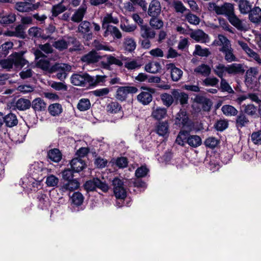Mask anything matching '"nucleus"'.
Returning <instances> with one entry per match:
<instances>
[{"instance_id": "obj_6", "label": "nucleus", "mask_w": 261, "mask_h": 261, "mask_svg": "<svg viewBox=\"0 0 261 261\" xmlns=\"http://www.w3.org/2000/svg\"><path fill=\"white\" fill-rule=\"evenodd\" d=\"M70 42L75 44L74 47L69 48L70 51H72L80 49L79 42L72 38H68V40H65V39L58 40L54 42L53 45L56 48L62 50L67 48Z\"/></svg>"}, {"instance_id": "obj_4", "label": "nucleus", "mask_w": 261, "mask_h": 261, "mask_svg": "<svg viewBox=\"0 0 261 261\" xmlns=\"http://www.w3.org/2000/svg\"><path fill=\"white\" fill-rule=\"evenodd\" d=\"M258 70L257 67H250L246 72L245 84L247 87L253 88L256 86L261 75L258 76Z\"/></svg>"}, {"instance_id": "obj_12", "label": "nucleus", "mask_w": 261, "mask_h": 261, "mask_svg": "<svg viewBox=\"0 0 261 261\" xmlns=\"http://www.w3.org/2000/svg\"><path fill=\"white\" fill-rule=\"evenodd\" d=\"M79 33L84 35V37L87 40H91L92 38V34L90 32V23L88 21H83L78 27Z\"/></svg>"}, {"instance_id": "obj_13", "label": "nucleus", "mask_w": 261, "mask_h": 261, "mask_svg": "<svg viewBox=\"0 0 261 261\" xmlns=\"http://www.w3.org/2000/svg\"><path fill=\"white\" fill-rule=\"evenodd\" d=\"M189 119L185 111H180L175 119V124L179 127H185L189 125Z\"/></svg>"}, {"instance_id": "obj_45", "label": "nucleus", "mask_w": 261, "mask_h": 261, "mask_svg": "<svg viewBox=\"0 0 261 261\" xmlns=\"http://www.w3.org/2000/svg\"><path fill=\"white\" fill-rule=\"evenodd\" d=\"M23 26L19 25L15 28V31H8L4 33L5 35L9 36H16L19 37H24Z\"/></svg>"}, {"instance_id": "obj_38", "label": "nucleus", "mask_w": 261, "mask_h": 261, "mask_svg": "<svg viewBox=\"0 0 261 261\" xmlns=\"http://www.w3.org/2000/svg\"><path fill=\"white\" fill-rule=\"evenodd\" d=\"M228 18L230 23L238 30H243L245 29L242 21L234 15V12Z\"/></svg>"}, {"instance_id": "obj_46", "label": "nucleus", "mask_w": 261, "mask_h": 261, "mask_svg": "<svg viewBox=\"0 0 261 261\" xmlns=\"http://www.w3.org/2000/svg\"><path fill=\"white\" fill-rule=\"evenodd\" d=\"M16 20V16L13 13H9L3 16H0V23L8 24L14 22Z\"/></svg>"}, {"instance_id": "obj_17", "label": "nucleus", "mask_w": 261, "mask_h": 261, "mask_svg": "<svg viewBox=\"0 0 261 261\" xmlns=\"http://www.w3.org/2000/svg\"><path fill=\"white\" fill-rule=\"evenodd\" d=\"M101 58L100 56L94 50H92L83 56L81 60L87 64H94L97 62Z\"/></svg>"}, {"instance_id": "obj_25", "label": "nucleus", "mask_w": 261, "mask_h": 261, "mask_svg": "<svg viewBox=\"0 0 261 261\" xmlns=\"http://www.w3.org/2000/svg\"><path fill=\"white\" fill-rule=\"evenodd\" d=\"M87 10V6L85 5H82L73 14L71 17V20L79 22L83 19L84 15Z\"/></svg>"}, {"instance_id": "obj_51", "label": "nucleus", "mask_w": 261, "mask_h": 261, "mask_svg": "<svg viewBox=\"0 0 261 261\" xmlns=\"http://www.w3.org/2000/svg\"><path fill=\"white\" fill-rule=\"evenodd\" d=\"M125 22L121 21L120 27L121 29L125 32L130 33L134 32L137 29L136 24H130L128 23V20L125 19Z\"/></svg>"}, {"instance_id": "obj_31", "label": "nucleus", "mask_w": 261, "mask_h": 261, "mask_svg": "<svg viewBox=\"0 0 261 261\" xmlns=\"http://www.w3.org/2000/svg\"><path fill=\"white\" fill-rule=\"evenodd\" d=\"M249 19L254 23H258L261 20V9L255 7L249 12Z\"/></svg>"}, {"instance_id": "obj_19", "label": "nucleus", "mask_w": 261, "mask_h": 261, "mask_svg": "<svg viewBox=\"0 0 261 261\" xmlns=\"http://www.w3.org/2000/svg\"><path fill=\"white\" fill-rule=\"evenodd\" d=\"M105 29V31L103 33L104 37H107L111 35L114 39H119L122 38V36L121 32L116 27L108 25L107 27V28Z\"/></svg>"}, {"instance_id": "obj_53", "label": "nucleus", "mask_w": 261, "mask_h": 261, "mask_svg": "<svg viewBox=\"0 0 261 261\" xmlns=\"http://www.w3.org/2000/svg\"><path fill=\"white\" fill-rule=\"evenodd\" d=\"M71 199L73 204L79 206L83 202L84 196L80 192H75L73 194Z\"/></svg>"}, {"instance_id": "obj_63", "label": "nucleus", "mask_w": 261, "mask_h": 261, "mask_svg": "<svg viewBox=\"0 0 261 261\" xmlns=\"http://www.w3.org/2000/svg\"><path fill=\"white\" fill-rule=\"evenodd\" d=\"M150 20V24L151 27L156 29H160L163 27L164 23L163 21L157 17H151Z\"/></svg>"}, {"instance_id": "obj_8", "label": "nucleus", "mask_w": 261, "mask_h": 261, "mask_svg": "<svg viewBox=\"0 0 261 261\" xmlns=\"http://www.w3.org/2000/svg\"><path fill=\"white\" fill-rule=\"evenodd\" d=\"M85 188L87 191H94L96 188H98L103 192H107L109 190V186L105 182H102L98 178H93L92 180L86 181L85 184Z\"/></svg>"}, {"instance_id": "obj_56", "label": "nucleus", "mask_w": 261, "mask_h": 261, "mask_svg": "<svg viewBox=\"0 0 261 261\" xmlns=\"http://www.w3.org/2000/svg\"><path fill=\"white\" fill-rule=\"evenodd\" d=\"M210 52L207 48H202L199 45L195 46V49L193 53L194 55H197L201 57H207Z\"/></svg>"}, {"instance_id": "obj_55", "label": "nucleus", "mask_w": 261, "mask_h": 261, "mask_svg": "<svg viewBox=\"0 0 261 261\" xmlns=\"http://www.w3.org/2000/svg\"><path fill=\"white\" fill-rule=\"evenodd\" d=\"M39 200L38 206L41 209L46 208L49 205V199L46 195L44 194H40L38 196Z\"/></svg>"}, {"instance_id": "obj_29", "label": "nucleus", "mask_w": 261, "mask_h": 261, "mask_svg": "<svg viewBox=\"0 0 261 261\" xmlns=\"http://www.w3.org/2000/svg\"><path fill=\"white\" fill-rule=\"evenodd\" d=\"M118 22L119 20L117 17L113 16L112 13H107L102 20V28L103 29L107 28V27L110 25V23L116 24Z\"/></svg>"}, {"instance_id": "obj_37", "label": "nucleus", "mask_w": 261, "mask_h": 261, "mask_svg": "<svg viewBox=\"0 0 261 261\" xmlns=\"http://www.w3.org/2000/svg\"><path fill=\"white\" fill-rule=\"evenodd\" d=\"M210 67L206 64H202L194 69L196 73L199 74L203 76H207L211 73Z\"/></svg>"}, {"instance_id": "obj_18", "label": "nucleus", "mask_w": 261, "mask_h": 261, "mask_svg": "<svg viewBox=\"0 0 261 261\" xmlns=\"http://www.w3.org/2000/svg\"><path fill=\"white\" fill-rule=\"evenodd\" d=\"M214 43L221 46V48L219 49L220 51L231 47L230 41L222 35H219L218 39L215 40Z\"/></svg>"}, {"instance_id": "obj_1", "label": "nucleus", "mask_w": 261, "mask_h": 261, "mask_svg": "<svg viewBox=\"0 0 261 261\" xmlns=\"http://www.w3.org/2000/svg\"><path fill=\"white\" fill-rule=\"evenodd\" d=\"M105 80V76L96 75L91 76L87 73L74 74L70 77L71 83L79 86H85L87 85L89 86H95Z\"/></svg>"}, {"instance_id": "obj_49", "label": "nucleus", "mask_w": 261, "mask_h": 261, "mask_svg": "<svg viewBox=\"0 0 261 261\" xmlns=\"http://www.w3.org/2000/svg\"><path fill=\"white\" fill-rule=\"evenodd\" d=\"M161 100L163 104L167 107H169L174 102V97L173 95H170L168 93H163L161 95Z\"/></svg>"}, {"instance_id": "obj_41", "label": "nucleus", "mask_w": 261, "mask_h": 261, "mask_svg": "<svg viewBox=\"0 0 261 261\" xmlns=\"http://www.w3.org/2000/svg\"><path fill=\"white\" fill-rule=\"evenodd\" d=\"M92 45L97 50H104L109 51H113L114 50V48L113 47L108 45L105 43H103L100 42L99 41L97 40H95L93 41Z\"/></svg>"}, {"instance_id": "obj_7", "label": "nucleus", "mask_w": 261, "mask_h": 261, "mask_svg": "<svg viewBox=\"0 0 261 261\" xmlns=\"http://www.w3.org/2000/svg\"><path fill=\"white\" fill-rule=\"evenodd\" d=\"M71 69V66L64 63H56L51 67L50 72H58L57 77L61 81L64 80L67 76V71Z\"/></svg>"}, {"instance_id": "obj_14", "label": "nucleus", "mask_w": 261, "mask_h": 261, "mask_svg": "<svg viewBox=\"0 0 261 261\" xmlns=\"http://www.w3.org/2000/svg\"><path fill=\"white\" fill-rule=\"evenodd\" d=\"M161 7L159 1L152 0L149 4L148 14L151 17H157L161 13Z\"/></svg>"}, {"instance_id": "obj_21", "label": "nucleus", "mask_w": 261, "mask_h": 261, "mask_svg": "<svg viewBox=\"0 0 261 261\" xmlns=\"http://www.w3.org/2000/svg\"><path fill=\"white\" fill-rule=\"evenodd\" d=\"M191 37L197 42L206 43L209 41L208 35L201 30L193 32L191 34Z\"/></svg>"}, {"instance_id": "obj_48", "label": "nucleus", "mask_w": 261, "mask_h": 261, "mask_svg": "<svg viewBox=\"0 0 261 261\" xmlns=\"http://www.w3.org/2000/svg\"><path fill=\"white\" fill-rule=\"evenodd\" d=\"M91 107L90 100L87 98L81 99L77 105V108L80 111H85L89 109Z\"/></svg>"}, {"instance_id": "obj_43", "label": "nucleus", "mask_w": 261, "mask_h": 261, "mask_svg": "<svg viewBox=\"0 0 261 261\" xmlns=\"http://www.w3.org/2000/svg\"><path fill=\"white\" fill-rule=\"evenodd\" d=\"M187 143L191 147H197L201 145V139L197 135H189Z\"/></svg>"}, {"instance_id": "obj_9", "label": "nucleus", "mask_w": 261, "mask_h": 261, "mask_svg": "<svg viewBox=\"0 0 261 261\" xmlns=\"http://www.w3.org/2000/svg\"><path fill=\"white\" fill-rule=\"evenodd\" d=\"M137 91L138 89L134 86L119 87L116 91V98L123 101L126 99L128 94H134Z\"/></svg>"}, {"instance_id": "obj_59", "label": "nucleus", "mask_w": 261, "mask_h": 261, "mask_svg": "<svg viewBox=\"0 0 261 261\" xmlns=\"http://www.w3.org/2000/svg\"><path fill=\"white\" fill-rule=\"evenodd\" d=\"M66 9V7L64 6H63L61 3L54 6L51 9L52 16L56 17L59 14L65 11Z\"/></svg>"}, {"instance_id": "obj_44", "label": "nucleus", "mask_w": 261, "mask_h": 261, "mask_svg": "<svg viewBox=\"0 0 261 261\" xmlns=\"http://www.w3.org/2000/svg\"><path fill=\"white\" fill-rule=\"evenodd\" d=\"M31 105L30 101L24 98L19 99L15 103V107L19 110H25L29 109Z\"/></svg>"}, {"instance_id": "obj_52", "label": "nucleus", "mask_w": 261, "mask_h": 261, "mask_svg": "<svg viewBox=\"0 0 261 261\" xmlns=\"http://www.w3.org/2000/svg\"><path fill=\"white\" fill-rule=\"evenodd\" d=\"M168 127L167 122L159 123L156 128V132L160 136H164L168 133Z\"/></svg>"}, {"instance_id": "obj_39", "label": "nucleus", "mask_w": 261, "mask_h": 261, "mask_svg": "<svg viewBox=\"0 0 261 261\" xmlns=\"http://www.w3.org/2000/svg\"><path fill=\"white\" fill-rule=\"evenodd\" d=\"M32 107L36 111H42L45 110L46 103L41 98H37L33 100Z\"/></svg>"}, {"instance_id": "obj_35", "label": "nucleus", "mask_w": 261, "mask_h": 261, "mask_svg": "<svg viewBox=\"0 0 261 261\" xmlns=\"http://www.w3.org/2000/svg\"><path fill=\"white\" fill-rule=\"evenodd\" d=\"M4 122L8 127H13L18 123V120L16 116L13 113H9L4 117Z\"/></svg>"}, {"instance_id": "obj_27", "label": "nucleus", "mask_w": 261, "mask_h": 261, "mask_svg": "<svg viewBox=\"0 0 261 261\" xmlns=\"http://www.w3.org/2000/svg\"><path fill=\"white\" fill-rule=\"evenodd\" d=\"M140 34L144 39H153L155 36V31L145 25H141Z\"/></svg>"}, {"instance_id": "obj_61", "label": "nucleus", "mask_w": 261, "mask_h": 261, "mask_svg": "<svg viewBox=\"0 0 261 261\" xmlns=\"http://www.w3.org/2000/svg\"><path fill=\"white\" fill-rule=\"evenodd\" d=\"M148 172V168L145 165H144L136 170L135 175L138 178L144 177L147 175Z\"/></svg>"}, {"instance_id": "obj_58", "label": "nucleus", "mask_w": 261, "mask_h": 261, "mask_svg": "<svg viewBox=\"0 0 261 261\" xmlns=\"http://www.w3.org/2000/svg\"><path fill=\"white\" fill-rule=\"evenodd\" d=\"M249 122V120L244 114H240L237 118L236 124L237 127H243Z\"/></svg>"}, {"instance_id": "obj_26", "label": "nucleus", "mask_w": 261, "mask_h": 261, "mask_svg": "<svg viewBox=\"0 0 261 261\" xmlns=\"http://www.w3.org/2000/svg\"><path fill=\"white\" fill-rule=\"evenodd\" d=\"M144 69L147 72L156 73L161 70V66L158 62L151 61L145 65Z\"/></svg>"}, {"instance_id": "obj_10", "label": "nucleus", "mask_w": 261, "mask_h": 261, "mask_svg": "<svg viewBox=\"0 0 261 261\" xmlns=\"http://www.w3.org/2000/svg\"><path fill=\"white\" fill-rule=\"evenodd\" d=\"M238 43L249 58L253 59L257 63L261 64V58L259 55L250 48L246 42L241 40H238Z\"/></svg>"}, {"instance_id": "obj_34", "label": "nucleus", "mask_w": 261, "mask_h": 261, "mask_svg": "<svg viewBox=\"0 0 261 261\" xmlns=\"http://www.w3.org/2000/svg\"><path fill=\"white\" fill-rule=\"evenodd\" d=\"M48 158L52 161L58 163L62 159V153L59 149L54 148L48 151L47 153Z\"/></svg>"}, {"instance_id": "obj_11", "label": "nucleus", "mask_w": 261, "mask_h": 261, "mask_svg": "<svg viewBox=\"0 0 261 261\" xmlns=\"http://www.w3.org/2000/svg\"><path fill=\"white\" fill-rule=\"evenodd\" d=\"M80 186V183L76 179L64 181L61 186L60 190L63 192H71L77 189Z\"/></svg>"}, {"instance_id": "obj_32", "label": "nucleus", "mask_w": 261, "mask_h": 261, "mask_svg": "<svg viewBox=\"0 0 261 261\" xmlns=\"http://www.w3.org/2000/svg\"><path fill=\"white\" fill-rule=\"evenodd\" d=\"M137 99L143 105H147L152 101V96L150 92L143 91L137 96Z\"/></svg>"}, {"instance_id": "obj_30", "label": "nucleus", "mask_w": 261, "mask_h": 261, "mask_svg": "<svg viewBox=\"0 0 261 261\" xmlns=\"http://www.w3.org/2000/svg\"><path fill=\"white\" fill-rule=\"evenodd\" d=\"M167 115V110L165 108L157 107L153 108L151 116L156 120H161L164 118Z\"/></svg>"}, {"instance_id": "obj_54", "label": "nucleus", "mask_w": 261, "mask_h": 261, "mask_svg": "<svg viewBox=\"0 0 261 261\" xmlns=\"http://www.w3.org/2000/svg\"><path fill=\"white\" fill-rule=\"evenodd\" d=\"M251 7L249 2L246 0L239 3V9L242 14H247L251 10Z\"/></svg>"}, {"instance_id": "obj_3", "label": "nucleus", "mask_w": 261, "mask_h": 261, "mask_svg": "<svg viewBox=\"0 0 261 261\" xmlns=\"http://www.w3.org/2000/svg\"><path fill=\"white\" fill-rule=\"evenodd\" d=\"M209 9L214 11L218 15H225L228 17L234 12L233 5L227 3L221 6H218L215 3H210Z\"/></svg>"}, {"instance_id": "obj_23", "label": "nucleus", "mask_w": 261, "mask_h": 261, "mask_svg": "<svg viewBox=\"0 0 261 261\" xmlns=\"http://www.w3.org/2000/svg\"><path fill=\"white\" fill-rule=\"evenodd\" d=\"M227 69V65L226 66L222 63H218L213 67V71L221 80L228 73Z\"/></svg>"}, {"instance_id": "obj_40", "label": "nucleus", "mask_w": 261, "mask_h": 261, "mask_svg": "<svg viewBox=\"0 0 261 261\" xmlns=\"http://www.w3.org/2000/svg\"><path fill=\"white\" fill-rule=\"evenodd\" d=\"M233 51V50L232 48L231 47L230 48H228L221 51L223 54L224 56V59L228 63H231L238 61V59L234 55Z\"/></svg>"}, {"instance_id": "obj_2", "label": "nucleus", "mask_w": 261, "mask_h": 261, "mask_svg": "<svg viewBox=\"0 0 261 261\" xmlns=\"http://www.w3.org/2000/svg\"><path fill=\"white\" fill-rule=\"evenodd\" d=\"M28 64V61L18 53H15L8 59L0 61V66L4 69L9 70L14 65L16 67H22Z\"/></svg>"}, {"instance_id": "obj_60", "label": "nucleus", "mask_w": 261, "mask_h": 261, "mask_svg": "<svg viewBox=\"0 0 261 261\" xmlns=\"http://www.w3.org/2000/svg\"><path fill=\"white\" fill-rule=\"evenodd\" d=\"M185 17L186 19L189 22L190 24L194 25H197L199 23L200 19L196 15L192 14L191 13H189L186 15H185Z\"/></svg>"}, {"instance_id": "obj_64", "label": "nucleus", "mask_w": 261, "mask_h": 261, "mask_svg": "<svg viewBox=\"0 0 261 261\" xmlns=\"http://www.w3.org/2000/svg\"><path fill=\"white\" fill-rule=\"evenodd\" d=\"M59 183V178L54 175H50L46 179V184L48 187H56Z\"/></svg>"}, {"instance_id": "obj_50", "label": "nucleus", "mask_w": 261, "mask_h": 261, "mask_svg": "<svg viewBox=\"0 0 261 261\" xmlns=\"http://www.w3.org/2000/svg\"><path fill=\"white\" fill-rule=\"evenodd\" d=\"M121 109V106L116 101L111 102L107 106V111L110 113H118Z\"/></svg>"}, {"instance_id": "obj_28", "label": "nucleus", "mask_w": 261, "mask_h": 261, "mask_svg": "<svg viewBox=\"0 0 261 261\" xmlns=\"http://www.w3.org/2000/svg\"><path fill=\"white\" fill-rule=\"evenodd\" d=\"M70 166L74 172H79L85 168V164L82 159L75 158L71 161Z\"/></svg>"}, {"instance_id": "obj_15", "label": "nucleus", "mask_w": 261, "mask_h": 261, "mask_svg": "<svg viewBox=\"0 0 261 261\" xmlns=\"http://www.w3.org/2000/svg\"><path fill=\"white\" fill-rule=\"evenodd\" d=\"M122 60L125 61L124 67L129 70L139 69L142 66L141 61L139 59H132L123 57Z\"/></svg>"}, {"instance_id": "obj_57", "label": "nucleus", "mask_w": 261, "mask_h": 261, "mask_svg": "<svg viewBox=\"0 0 261 261\" xmlns=\"http://www.w3.org/2000/svg\"><path fill=\"white\" fill-rule=\"evenodd\" d=\"M48 111L53 116L60 114L62 112V107L59 103H55L49 106Z\"/></svg>"}, {"instance_id": "obj_24", "label": "nucleus", "mask_w": 261, "mask_h": 261, "mask_svg": "<svg viewBox=\"0 0 261 261\" xmlns=\"http://www.w3.org/2000/svg\"><path fill=\"white\" fill-rule=\"evenodd\" d=\"M228 74H238L243 73L245 71L244 65L239 63H233L227 65Z\"/></svg>"}, {"instance_id": "obj_42", "label": "nucleus", "mask_w": 261, "mask_h": 261, "mask_svg": "<svg viewBox=\"0 0 261 261\" xmlns=\"http://www.w3.org/2000/svg\"><path fill=\"white\" fill-rule=\"evenodd\" d=\"M221 110L223 114L227 116H233L238 114V110L231 105H226L222 106Z\"/></svg>"}, {"instance_id": "obj_62", "label": "nucleus", "mask_w": 261, "mask_h": 261, "mask_svg": "<svg viewBox=\"0 0 261 261\" xmlns=\"http://www.w3.org/2000/svg\"><path fill=\"white\" fill-rule=\"evenodd\" d=\"M172 6L176 12L183 13L187 10V8L184 6L182 2L178 0H174L172 2Z\"/></svg>"}, {"instance_id": "obj_47", "label": "nucleus", "mask_w": 261, "mask_h": 261, "mask_svg": "<svg viewBox=\"0 0 261 261\" xmlns=\"http://www.w3.org/2000/svg\"><path fill=\"white\" fill-rule=\"evenodd\" d=\"M189 134L187 131H180L176 139V142L180 145L184 146L186 142L187 143Z\"/></svg>"}, {"instance_id": "obj_5", "label": "nucleus", "mask_w": 261, "mask_h": 261, "mask_svg": "<svg viewBox=\"0 0 261 261\" xmlns=\"http://www.w3.org/2000/svg\"><path fill=\"white\" fill-rule=\"evenodd\" d=\"M32 176L30 177H25L22 179V187L23 189L30 190L31 191H36L41 185V180H36V174L34 172H31Z\"/></svg>"}, {"instance_id": "obj_22", "label": "nucleus", "mask_w": 261, "mask_h": 261, "mask_svg": "<svg viewBox=\"0 0 261 261\" xmlns=\"http://www.w3.org/2000/svg\"><path fill=\"white\" fill-rule=\"evenodd\" d=\"M172 94L176 103L179 101L181 105H184L188 103L189 96L187 94L179 92L177 90H173Z\"/></svg>"}, {"instance_id": "obj_20", "label": "nucleus", "mask_w": 261, "mask_h": 261, "mask_svg": "<svg viewBox=\"0 0 261 261\" xmlns=\"http://www.w3.org/2000/svg\"><path fill=\"white\" fill-rule=\"evenodd\" d=\"M33 3H31L30 2H18L16 4L15 8L17 11L19 12H29L30 11L35 10L36 8Z\"/></svg>"}, {"instance_id": "obj_33", "label": "nucleus", "mask_w": 261, "mask_h": 261, "mask_svg": "<svg viewBox=\"0 0 261 261\" xmlns=\"http://www.w3.org/2000/svg\"><path fill=\"white\" fill-rule=\"evenodd\" d=\"M123 45L125 51L132 53L136 49V43L134 39L126 37L124 39Z\"/></svg>"}, {"instance_id": "obj_36", "label": "nucleus", "mask_w": 261, "mask_h": 261, "mask_svg": "<svg viewBox=\"0 0 261 261\" xmlns=\"http://www.w3.org/2000/svg\"><path fill=\"white\" fill-rule=\"evenodd\" d=\"M106 57V62H102V64L105 68H108L112 64H115L119 66L123 65V63L121 60L111 55L107 56Z\"/></svg>"}, {"instance_id": "obj_16", "label": "nucleus", "mask_w": 261, "mask_h": 261, "mask_svg": "<svg viewBox=\"0 0 261 261\" xmlns=\"http://www.w3.org/2000/svg\"><path fill=\"white\" fill-rule=\"evenodd\" d=\"M168 70H170L171 77L173 81L177 82L180 79L182 75V70L176 67L173 63H169L166 65Z\"/></svg>"}]
</instances>
